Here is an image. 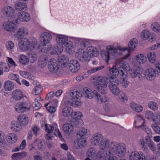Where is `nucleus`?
Instances as JSON below:
<instances>
[{"mask_svg":"<svg viewBox=\"0 0 160 160\" xmlns=\"http://www.w3.org/2000/svg\"><path fill=\"white\" fill-rule=\"evenodd\" d=\"M45 53H50L52 55H57L58 56L60 54H61V52L59 51H44Z\"/></svg>","mask_w":160,"mask_h":160,"instance_id":"nucleus-59","label":"nucleus"},{"mask_svg":"<svg viewBox=\"0 0 160 160\" xmlns=\"http://www.w3.org/2000/svg\"><path fill=\"white\" fill-rule=\"evenodd\" d=\"M6 46L7 49L8 50L14 49L15 47L14 43L11 41L7 42L6 43Z\"/></svg>","mask_w":160,"mask_h":160,"instance_id":"nucleus-54","label":"nucleus"},{"mask_svg":"<svg viewBox=\"0 0 160 160\" xmlns=\"http://www.w3.org/2000/svg\"><path fill=\"white\" fill-rule=\"evenodd\" d=\"M154 115L152 112L149 111H146L145 112V117L148 120H152Z\"/></svg>","mask_w":160,"mask_h":160,"instance_id":"nucleus-56","label":"nucleus"},{"mask_svg":"<svg viewBox=\"0 0 160 160\" xmlns=\"http://www.w3.org/2000/svg\"><path fill=\"white\" fill-rule=\"evenodd\" d=\"M41 99V97H37L35 100V101L32 104L33 107L35 108V110H38L42 107V105L38 101Z\"/></svg>","mask_w":160,"mask_h":160,"instance_id":"nucleus-38","label":"nucleus"},{"mask_svg":"<svg viewBox=\"0 0 160 160\" xmlns=\"http://www.w3.org/2000/svg\"><path fill=\"white\" fill-rule=\"evenodd\" d=\"M137 40L135 38L131 39L128 44V47L130 49V50H133L137 46Z\"/></svg>","mask_w":160,"mask_h":160,"instance_id":"nucleus-41","label":"nucleus"},{"mask_svg":"<svg viewBox=\"0 0 160 160\" xmlns=\"http://www.w3.org/2000/svg\"><path fill=\"white\" fill-rule=\"evenodd\" d=\"M68 64L69 70L72 72H76L79 69V64L76 60H71Z\"/></svg>","mask_w":160,"mask_h":160,"instance_id":"nucleus-19","label":"nucleus"},{"mask_svg":"<svg viewBox=\"0 0 160 160\" xmlns=\"http://www.w3.org/2000/svg\"><path fill=\"white\" fill-rule=\"evenodd\" d=\"M151 28L154 32H160V26L158 23L156 22L152 24Z\"/></svg>","mask_w":160,"mask_h":160,"instance_id":"nucleus-48","label":"nucleus"},{"mask_svg":"<svg viewBox=\"0 0 160 160\" xmlns=\"http://www.w3.org/2000/svg\"><path fill=\"white\" fill-rule=\"evenodd\" d=\"M71 122L74 127L77 128L80 127L83 124L81 120H77L72 119L71 120Z\"/></svg>","mask_w":160,"mask_h":160,"instance_id":"nucleus-44","label":"nucleus"},{"mask_svg":"<svg viewBox=\"0 0 160 160\" xmlns=\"http://www.w3.org/2000/svg\"><path fill=\"white\" fill-rule=\"evenodd\" d=\"M28 33V30L27 28L24 27H21L17 31L16 37L17 38L20 39L25 35H27Z\"/></svg>","mask_w":160,"mask_h":160,"instance_id":"nucleus-24","label":"nucleus"},{"mask_svg":"<svg viewBox=\"0 0 160 160\" xmlns=\"http://www.w3.org/2000/svg\"><path fill=\"white\" fill-rule=\"evenodd\" d=\"M89 134V130L84 128H82L81 130L78 132L77 134L78 138L73 143L74 148L77 149H80L85 147L87 141L84 137L88 136Z\"/></svg>","mask_w":160,"mask_h":160,"instance_id":"nucleus-3","label":"nucleus"},{"mask_svg":"<svg viewBox=\"0 0 160 160\" xmlns=\"http://www.w3.org/2000/svg\"><path fill=\"white\" fill-rule=\"evenodd\" d=\"M130 68L127 71L126 73H127V72L129 71V73L130 74L132 78H134L136 77H138V78H140L142 77L141 75L142 69L139 68H137L136 69H131L130 70Z\"/></svg>","mask_w":160,"mask_h":160,"instance_id":"nucleus-18","label":"nucleus"},{"mask_svg":"<svg viewBox=\"0 0 160 160\" xmlns=\"http://www.w3.org/2000/svg\"><path fill=\"white\" fill-rule=\"evenodd\" d=\"M156 71L152 68H149L145 72V76L148 80H153L156 77Z\"/></svg>","mask_w":160,"mask_h":160,"instance_id":"nucleus-21","label":"nucleus"},{"mask_svg":"<svg viewBox=\"0 0 160 160\" xmlns=\"http://www.w3.org/2000/svg\"><path fill=\"white\" fill-rule=\"evenodd\" d=\"M120 94L119 96V98L121 101L125 102L127 100V97L126 96L125 93L123 92H120Z\"/></svg>","mask_w":160,"mask_h":160,"instance_id":"nucleus-60","label":"nucleus"},{"mask_svg":"<svg viewBox=\"0 0 160 160\" xmlns=\"http://www.w3.org/2000/svg\"><path fill=\"white\" fill-rule=\"evenodd\" d=\"M106 50H129L127 47H123L120 46L118 45L117 48L114 47L113 45L108 46L106 48Z\"/></svg>","mask_w":160,"mask_h":160,"instance_id":"nucleus-37","label":"nucleus"},{"mask_svg":"<svg viewBox=\"0 0 160 160\" xmlns=\"http://www.w3.org/2000/svg\"><path fill=\"white\" fill-rule=\"evenodd\" d=\"M3 22L2 24L3 28L6 31L10 32H14L17 29L16 24L19 23L17 19L13 20H9Z\"/></svg>","mask_w":160,"mask_h":160,"instance_id":"nucleus-13","label":"nucleus"},{"mask_svg":"<svg viewBox=\"0 0 160 160\" xmlns=\"http://www.w3.org/2000/svg\"><path fill=\"white\" fill-rule=\"evenodd\" d=\"M58 61L60 63V65L61 67H65L67 66L69 62L68 57L65 55H63L59 56V55Z\"/></svg>","mask_w":160,"mask_h":160,"instance_id":"nucleus-23","label":"nucleus"},{"mask_svg":"<svg viewBox=\"0 0 160 160\" xmlns=\"http://www.w3.org/2000/svg\"><path fill=\"white\" fill-rule=\"evenodd\" d=\"M120 83L122 87L124 88H126L128 86L129 82L126 78H123L121 81Z\"/></svg>","mask_w":160,"mask_h":160,"instance_id":"nucleus-57","label":"nucleus"},{"mask_svg":"<svg viewBox=\"0 0 160 160\" xmlns=\"http://www.w3.org/2000/svg\"><path fill=\"white\" fill-rule=\"evenodd\" d=\"M158 125H152V127L154 131L157 133L160 134V128Z\"/></svg>","mask_w":160,"mask_h":160,"instance_id":"nucleus-63","label":"nucleus"},{"mask_svg":"<svg viewBox=\"0 0 160 160\" xmlns=\"http://www.w3.org/2000/svg\"><path fill=\"white\" fill-rule=\"evenodd\" d=\"M21 128V125L19 124L18 122L13 121L12 122L11 128L12 130L18 132L19 131Z\"/></svg>","mask_w":160,"mask_h":160,"instance_id":"nucleus-39","label":"nucleus"},{"mask_svg":"<svg viewBox=\"0 0 160 160\" xmlns=\"http://www.w3.org/2000/svg\"><path fill=\"white\" fill-rule=\"evenodd\" d=\"M130 160H154L153 158H150L149 157H145L142 152H138L134 151L130 154Z\"/></svg>","mask_w":160,"mask_h":160,"instance_id":"nucleus-14","label":"nucleus"},{"mask_svg":"<svg viewBox=\"0 0 160 160\" xmlns=\"http://www.w3.org/2000/svg\"><path fill=\"white\" fill-rule=\"evenodd\" d=\"M13 98L16 100H19L22 98V92L19 89L14 90L12 93Z\"/></svg>","mask_w":160,"mask_h":160,"instance_id":"nucleus-25","label":"nucleus"},{"mask_svg":"<svg viewBox=\"0 0 160 160\" xmlns=\"http://www.w3.org/2000/svg\"><path fill=\"white\" fill-rule=\"evenodd\" d=\"M151 137L149 136H146L144 141V138H141L139 140V143L142 147V148L144 150H146L148 149L147 146V144L150 149L152 151H154L156 150L155 145L154 142L152 141L151 139Z\"/></svg>","mask_w":160,"mask_h":160,"instance_id":"nucleus-9","label":"nucleus"},{"mask_svg":"<svg viewBox=\"0 0 160 160\" xmlns=\"http://www.w3.org/2000/svg\"><path fill=\"white\" fill-rule=\"evenodd\" d=\"M8 78L11 80H14L19 85H21V83L19 81V76L18 75L11 73L8 75Z\"/></svg>","mask_w":160,"mask_h":160,"instance_id":"nucleus-46","label":"nucleus"},{"mask_svg":"<svg viewBox=\"0 0 160 160\" xmlns=\"http://www.w3.org/2000/svg\"><path fill=\"white\" fill-rule=\"evenodd\" d=\"M17 140V136L14 133H9L8 135L7 141L8 142L11 143L16 142Z\"/></svg>","mask_w":160,"mask_h":160,"instance_id":"nucleus-34","label":"nucleus"},{"mask_svg":"<svg viewBox=\"0 0 160 160\" xmlns=\"http://www.w3.org/2000/svg\"><path fill=\"white\" fill-rule=\"evenodd\" d=\"M103 137L99 133L95 134L93 137L91 138V142L92 144L98 145L100 144V149L104 150L105 149L108 148L109 144V141L107 140H102Z\"/></svg>","mask_w":160,"mask_h":160,"instance_id":"nucleus-7","label":"nucleus"},{"mask_svg":"<svg viewBox=\"0 0 160 160\" xmlns=\"http://www.w3.org/2000/svg\"><path fill=\"white\" fill-rule=\"evenodd\" d=\"M136 60L140 63H143L146 61L147 58L144 54H140L137 55Z\"/></svg>","mask_w":160,"mask_h":160,"instance_id":"nucleus-42","label":"nucleus"},{"mask_svg":"<svg viewBox=\"0 0 160 160\" xmlns=\"http://www.w3.org/2000/svg\"><path fill=\"white\" fill-rule=\"evenodd\" d=\"M43 124L45 125V130L48 133H53L55 136H58L61 140L63 139L60 132L57 129L58 126L57 124H54L51 125L45 122H43Z\"/></svg>","mask_w":160,"mask_h":160,"instance_id":"nucleus-10","label":"nucleus"},{"mask_svg":"<svg viewBox=\"0 0 160 160\" xmlns=\"http://www.w3.org/2000/svg\"><path fill=\"white\" fill-rule=\"evenodd\" d=\"M73 113V110L69 107H66L62 109V114L65 117H69Z\"/></svg>","mask_w":160,"mask_h":160,"instance_id":"nucleus-30","label":"nucleus"},{"mask_svg":"<svg viewBox=\"0 0 160 160\" xmlns=\"http://www.w3.org/2000/svg\"><path fill=\"white\" fill-rule=\"evenodd\" d=\"M74 116L73 117V119L81 120L80 118L82 116V115L80 112H75Z\"/></svg>","mask_w":160,"mask_h":160,"instance_id":"nucleus-62","label":"nucleus"},{"mask_svg":"<svg viewBox=\"0 0 160 160\" xmlns=\"http://www.w3.org/2000/svg\"><path fill=\"white\" fill-rule=\"evenodd\" d=\"M49 104V103H48L45 105V106L46 107L47 110L51 113L54 112L56 111L55 107L52 105H50L48 107V106Z\"/></svg>","mask_w":160,"mask_h":160,"instance_id":"nucleus-55","label":"nucleus"},{"mask_svg":"<svg viewBox=\"0 0 160 160\" xmlns=\"http://www.w3.org/2000/svg\"><path fill=\"white\" fill-rule=\"evenodd\" d=\"M107 80V79L105 77L99 76L97 78L96 81L94 82L95 88L101 94H104L107 92L105 89L108 84Z\"/></svg>","mask_w":160,"mask_h":160,"instance_id":"nucleus-8","label":"nucleus"},{"mask_svg":"<svg viewBox=\"0 0 160 160\" xmlns=\"http://www.w3.org/2000/svg\"><path fill=\"white\" fill-rule=\"evenodd\" d=\"M119 67L116 68L113 66L109 69V72L112 75L109 78L110 84L118 85L119 81L116 76L119 75L123 76H126L125 72L129 69V65L126 62L123 61H120L118 64Z\"/></svg>","mask_w":160,"mask_h":160,"instance_id":"nucleus-1","label":"nucleus"},{"mask_svg":"<svg viewBox=\"0 0 160 160\" xmlns=\"http://www.w3.org/2000/svg\"><path fill=\"white\" fill-rule=\"evenodd\" d=\"M76 47H78L77 49L78 50H83L85 49L86 48V45L85 42H78V46H75Z\"/></svg>","mask_w":160,"mask_h":160,"instance_id":"nucleus-50","label":"nucleus"},{"mask_svg":"<svg viewBox=\"0 0 160 160\" xmlns=\"http://www.w3.org/2000/svg\"><path fill=\"white\" fill-rule=\"evenodd\" d=\"M104 68V66H102L101 67H98L97 68H91L89 70H88L87 71V73L88 74H89H89H90L92 73H94L97 71L103 69Z\"/></svg>","mask_w":160,"mask_h":160,"instance_id":"nucleus-51","label":"nucleus"},{"mask_svg":"<svg viewBox=\"0 0 160 160\" xmlns=\"http://www.w3.org/2000/svg\"><path fill=\"white\" fill-rule=\"evenodd\" d=\"M148 106L149 108L154 110H155L158 108L157 104L154 102H150L148 104Z\"/></svg>","mask_w":160,"mask_h":160,"instance_id":"nucleus-58","label":"nucleus"},{"mask_svg":"<svg viewBox=\"0 0 160 160\" xmlns=\"http://www.w3.org/2000/svg\"><path fill=\"white\" fill-rule=\"evenodd\" d=\"M52 38V36L50 33L47 32H44L42 33L40 37V40L41 42V44L37 46H42L40 47V48L38 49L40 50H44L45 49L47 50H54V48L52 47V45L49 44L46 46V44L48 43L51 40Z\"/></svg>","mask_w":160,"mask_h":160,"instance_id":"nucleus-6","label":"nucleus"},{"mask_svg":"<svg viewBox=\"0 0 160 160\" xmlns=\"http://www.w3.org/2000/svg\"><path fill=\"white\" fill-rule=\"evenodd\" d=\"M29 59L30 60V62L33 63L36 61L37 59V54L33 51H29L27 53Z\"/></svg>","mask_w":160,"mask_h":160,"instance_id":"nucleus-33","label":"nucleus"},{"mask_svg":"<svg viewBox=\"0 0 160 160\" xmlns=\"http://www.w3.org/2000/svg\"><path fill=\"white\" fill-rule=\"evenodd\" d=\"M37 41L35 38H32L31 41H29L27 38H22L18 42L19 46L20 49L22 50H30L35 49L37 50L40 47L37 46Z\"/></svg>","mask_w":160,"mask_h":160,"instance_id":"nucleus-5","label":"nucleus"},{"mask_svg":"<svg viewBox=\"0 0 160 160\" xmlns=\"http://www.w3.org/2000/svg\"><path fill=\"white\" fill-rule=\"evenodd\" d=\"M58 62L54 59H51L48 62V67L50 72L55 73L57 72L59 68Z\"/></svg>","mask_w":160,"mask_h":160,"instance_id":"nucleus-16","label":"nucleus"},{"mask_svg":"<svg viewBox=\"0 0 160 160\" xmlns=\"http://www.w3.org/2000/svg\"><path fill=\"white\" fill-rule=\"evenodd\" d=\"M17 19L18 20L22 22H27L29 21L31 17L30 14L26 12H22L18 13Z\"/></svg>","mask_w":160,"mask_h":160,"instance_id":"nucleus-20","label":"nucleus"},{"mask_svg":"<svg viewBox=\"0 0 160 160\" xmlns=\"http://www.w3.org/2000/svg\"><path fill=\"white\" fill-rule=\"evenodd\" d=\"M33 90L35 92V95H38L42 92V88L41 85H38L36 86Z\"/></svg>","mask_w":160,"mask_h":160,"instance_id":"nucleus-52","label":"nucleus"},{"mask_svg":"<svg viewBox=\"0 0 160 160\" xmlns=\"http://www.w3.org/2000/svg\"><path fill=\"white\" fill-rule=\"evenodd\" d=\"M95 149L94 148H89L87 151V155L88 157L91 158L92 159L94 158L96 156Z\"/></svg>","mask_w":160,"mask_h":160,"instance_id":"nucleus-40","label":"nucleus"},{"mask_svg":"<svg viewBox=\"0 0 160 160\" xmlns=\"http://www.w3.org/2000/svg\"><path fill=\"white\" fill-rule=\"evenodd\" d=\"M99 54L98 51H86L83 52L82 57L78 56L79 60L82 62H88L92 57H96Z\"/></svg>","mask_w":160,"mask_h":160,"instance_id":"nucleus-12","label":"nucleus"},{"mask_svg":"<svg viewBox=\"0 0 160 160\" xmlns=\"http://www.w3.org/2000/svg\"><path fill=\"white\" fill-rule=\"evenodd\" d=\"M155 123L157 125L160 124V114L158 112L154 113V115L152 119Z\"/></svg>","mask_w":160,"mask_h":160,"instance_id":"nucleus-43","label":"nucleus"},{"mask_svg":"<svg viewBox=\"0 0 160 160\" xmlns=\"http://www.w3.org/2000/svg\"><path fill=\"white\" fill-rule=\"evenodd\" d=\"M14 85L13 83L10 81L6 82L4 85V87L6 90L11 91L14 88Z\"/></svg>","mask_w":160,"mask_h":160,"instance_id":"nucleus-35","label":"nucleus"},{"mask_svg":"<svg viewBox=\"0 0 160 160\" xmlns=\"http://www.w3.org/2000/svg\"><path fill=\"white\" fill-rule=\"evenodd\" d=\"M73 126L72 122L71 123H66L63 125V131L67 133L70 134L73 131Z\"/></svg>","mask_w":160,"mask_h":160,"instance_id":"nucleus-28","label":"nucleus"},{"mask_svg":"<svg viewBox=\"0 0 160 160\" xmlns=\"http://www.w3.org/2000/svg\"><path fill=\"white\" fill-rule=\"evenodd\" d=\"M103 159L104 160H118L116 157L114 156L108 155L103 156Z\"/></svg>","mask_w":160,"mask_h":160,"instance_id":"nucleus-61","label":"nucleus"},{"mask_svg":"<svg viewBox=\"0 0 160 160\" xmlns=\"http://www.w3.org/2000/svg\"><path fill=\"white\" fill-rule=\"evenodd\" d=\"M118 85L110 84L109 87L111 92L115 95H118L120 92V89L118 87Z\"/></svg>","mask_w":160,"mask_h":160,"instance_id":"nucleus-29","label":"nucleus"},{"mask_svg":"<svg viewBox=\"0 0 160 160\" xmlns=\"http://www.w3.org/2000/svg\"><path fill=\"white\" fill-rule=\"evenodd\" d=\"M101 54L102 59L107 63L108 62L110 56L117 57L119 55L117 51H101Z\"/></svg>","mask_w":160,"mask_h":160,"instance_id":"nucleus-15","label":"nucleus"},{"mask_svg":"<svg viewBox=\"0 0 160 160\" xmlns=\"http://www.w3.org/2000/svg\"><path fill=\"white\" fill-rule=\"evenodd\" d=\"M70 97L73 100L74 99H80L82 96L81 92L77 91L75 90H72L70 93Z\"/></svg>","mask_w":160,"mask_h":160,"instance_id":"nucleus-32","label":"nucleus"},{"mask_svg":"<svg viewBox=\"0 0 160 160\" xmlns=\"http://www.w3.org/2000/svg\"><path fill=\"white\" fill-rule=\"evenodd\" d=\"M126 145L123 143L118 144L117 142H113L109 144L108 148V152L111 154H116L118 156L122 157L126 152Z\"/></svg>","mask_w":160,"mask_h":160,"instance_id":"nucleus-4","label":"nucleus"},{"mask_svg":"<svg viewBox=\"0 0 160 160\" xmlns=\"http://www.w3.org/2000/svg\"><path fill=\"white\" fill-rule=\"evenodd\" d=\"M18 120L21 126L22 125H25L28 124V117L24 115H20L19 116Z\"/></svg>","mask_w":160,"mask_h":160,"instance_id":"nucleus-26","label":"nucleus"},{"mask_svg":"<svg viewBox=\"0 0 160 160\" xmlns=\"http://www.w3.org/2000/svg\"><path fill=\"white\" fill-rule=\"evenodd\" d=\"M150 33L149 31L146 30H143L141 34V38L143 39H148Z\"/></svg>","mask_w":160,"mask_h":160,"instance_id":"nucleus-49","label":"nucleus"},{"mask_svg":"<svg viewBox=\"0 0 160 160\" xmlns=\"http://www.w3.org/2000/svg\"><path fill=\"white\" fill-rule=\"evenodd\" d=\"M27 103L20 102L17 103L15 107L16 112L18 113L28 111L30 108L28 107Z\"/></svg>","mask_w":160,"mask_h":160,"instance_id":"nucleus-17","label":"nucleus"},{"mask_svg":"<svg viewBox=\"0 0 160 160\" xmlns=\"http://www.w3.org/2000/svg\"><path fill=\"white\" fill-rule=\"evenodd\" d=\"M58 45L54 48V50H71L73 48L72 42L68 41L65 36L58 35L56 38Z\"/></svg>","mask_w":160,"mask_h":160,"instance_id":"nucleus-2","label":"nucleus"},{"mask_svg":"<svg viewBox=\"0 0 160 160\" xmlns=\"http://www.w3.org/2000/svg\"><path fill=\"white\" fill-rule=\"evenodd\" d=\"M48 58L46 55L40 56L38 62V65L41 68H44L47 65Z\"/></svg>","mask_w":160,"mask_h":160,"instance_id":"nucleus-22","label":"nucleus"},{"mask_svg":"<svg viewBox=\"0 0 160 160\" xmlns=\"http://www.w3.org/2000/svg\"><path fill=\"white\" fill-rule=\"evenodd\" d=\"M142 120L143 121V122L142 124L140 126V127H141L142 130L145 131L147 134L148 135V136H150L152 134L150 129L144 124V121L143 120Z\"/></svg>","mask_w":160,"mask_h":160,"instance_id":"nucleus-47","label":"nucleus"},{"mask_svg":"<svg viewBox=\"0 0 160 160\" xmlns=\"http://www.w3.org/2000/svg\"><path fill=\"white\" fill-rule=\"evenodd\" d=\"M147 57L149 60L152 63H153L156 59L155 54L152 52L148 53L147 54Z\"/></svg>","mask_w":160,"mask_h":160,"instance_id":"nucleus-53","label":"nucleus"},{"mask_svg":"<svg viewBox=\"0 0 160 160\" xmlns=\"http://www.w3.org/2000/svg\"><path fill=\"white\" fill-rule=\"evenodd\" d=\"M29 61V59L26 56L22 55L19 59V62L23 65H26L28 64Z\"/></svg>","mask_w":160,"mask_h":160,"instance_id":"nucleus-36","label":"nucleus"},{"mask_svg":"<svg viewBox=\"0 0 160 160\" xmlns=\"http://www.w3.org/2000/svg\"><path fill=\"white\" fill-rule=\"evenodd\" d=\"M83 94L85 97L89 99L92 98L94 96V91L92 92L90 89L84 88L83 90Z\"/></svg>","mask_w":160,"mask_h":160,"instance_id":"nucleus-27","label":"nucleus"},{"mask_svg":"<svg viewBox=\"0 0 160 160\" xmlns=\"http://www.w3.org/2000/svg\"><path fill=\"white\" fill-rule=\"evenodd\" d=\"M15 9L20 11H26L27 9L26 4L22 2H19L15 4Z\"/></svg>","mask_w":160,"mask_h":160,"instance_id":"nucleus-31","label":"nucleus"},{"mask_svg":"<svg viewBox=\"0 0 160 160\" xmlns=\"http://www.w3.org/2000/svg\"><path fill=\"white\" fill-rule=\"evenodd\" d=\"M94 97L97 101L99 103H102L103 101V99L101 95L96 91H94Z\"/></svg>","mask_w":160,"mask_h":160,"instance_id":"nucleus-45","label":"nucleus"},{"mask_svg":"<svg viewBox=\"0 0 160 160\" xmlns=\"http://www.w3.org/2000/svg\"><path fill=\"white\" fill-rule=\"evenodd\" d=\"M105 111L107 113H109L110 112L111 110V105L109 103H106L105 104Z\"/></svg>","mask_w":160,"mask_h":160,"instance_id":"nucleus-64","label":"nucleus"},{"mask_svg":"<svg viewBox=\"0 0 160 160\" xmlns=\"http://www.w3.org/2000/svg\"><path fill=\"white\" fill-rule=\"evenodd\" d=\"M2 12L3 15L7 17L9 20H14L17 19L15 14L14 8L11 6H7L4 7L2 9Z\"/></svg>","mask_w":160,"mask_h":160,"instance_id":"nucleus-11","label":"nucleus"}]
</instances>
